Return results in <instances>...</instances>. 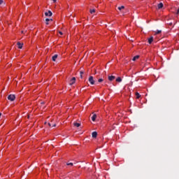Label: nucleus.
I'll use <instances>...</instances> for the list:
<instances>
[{
    "label": "nucleus",
    "mask_w": 179,
    "mask_h": 179,
    "mask_svg": "<svg viewBox=\"0 0 179 179\" xmlns=\"http://www.w3.org/2000/svg\"><path fill=\"white\" fill-rule=\"evenodd\" d=\"M80 78H81V79L83 78V75H82V74H80Z\"/></svg>",
    "instance_id": "29"
},
{
    "label": "nucleus",
    "mask_w": 179,
    "mask_h": 179,
    "mask_svg": "<svg viewBox=\"0 0 179 179\" xmlns=\"http://www.w3.org/2000/svg\"><path fill=\"white\" fill-rule=\"evenodd\" d=\"M45 124H47V122H45Z\"/></svg>",
    "instance_id": "30"
},
{
    "label": "nucleus",
    "mask_w": 179,
    "mask_h": 179,
    "mask_svg": "<svg viewBox=\"0 0 179 179\" xmlns=\"http://www.w3.org/2000/svg\"><path fill=\"white\" fill-rule=\"evenodd\" d=\"M50 20H51V22H52V19H49V18L45 19V22H46L47 25L50 24V23H48L50 22Z\"/></svg>",
    "instance_id": "12"
},
{
    "label": "nucleus",
    "mask_w": 179,
    "mask_h": 179,
    "mask_svg": "<svg viewBox=\"0 0 179 179\" xmlns=\"http://www.w3.org/2000/svg\"><path fill=\"white\" fill-rule=\"evenodd\" d=\"M162 8H163V3H159L158 4V9H162Z\"/></svg>",
    "instance_id": "13"
},
{
    "label": "nucleus",
    "mask_w": 179,
    "mask_h": 179,
    "mask_svg": "<svg viewBox=\"0 0 179 179\" xmlns=\"http://www.w3.org/2000/svg\"><path fill=\"white\" fill-rule=\"evenodd\" d=\"M3 3V0H0V5H2Z\"/></svg>",
    "instance_id": "24"
},
{
    "label": "nucleus",
    "mask_w": 179,
    "mask_h": 179,
    "mask_svg": "<svg viewBox=\"0 0 179 179\" xmlns=\"http://www.w3.org/2000/svg\"><path fill=\"white\" fill-rule=\"evenodd\" d=\"M45 16H52V12H51V10H48V12H45Z\"/></svg>",
    "instance_id": "6"
},
{
    "label": "nucleus",
    "mask_w": 179,
    "mask_h": 179,
    "mask_svg": "<svg viewBox=\"0 0 179 179\" xmlns=\"http://www.w3.org/2000/svg\"><path fill=\"white\" fill-rule=\"evenodd\" d=\"M80 75H83L84 73H83V71H80Z\"/></svg>",
    "instance_id": "27"
},
{
    "label": "nucleus",
    "mask_w": 179,
    "mask_h": 179,
    "mask_svg": "<svg viewBox=\"0 0 179 179\" xmlns=\"http://www.w3.org/2000/svg\"><path fill=\"white\" fill-rule=\"evenodd\" d=\"M73 125H74V127H76V128H79V127H80V123L74 122Z\"/></svg>",
    "instance_id": "10"
},
{
    "label": "nucleus",
    "mask_w": 179,
    "mask_h": 179,
    "mask_svg": "<svg viewBox=\"0 0 179 179\" xmlns=\"http://www.w3.org/2000/svg\"><path fill=\"white\" fill-rule=\"evenodd\" d=\"M92 138H93L94 139H96V138H97V135H92Z\"/></svg>",
    "instance_id": "23"
},
{
    "label": "nucleus",
    "mask_w": 179,
    "mask_h": 179,
    "mask_svg": "<svg viewBox=\"0 0 179 179\" xmlns=\"http://www.w3.org/2000/svg\"><path fill=\"white\" fill-rule=\"evenodd\" d=\"M57 58H58V55H55L54 56H52V59L54 62H55Z\"/></svg>",
    "instance_id": "8"
},
{
    "label": "nucleus",
    "mask_w": 179,
    "mask_h": 179,
    "mask_svg": "<svg viewBox=\"0 0 179 179\" xmlns=\"http://www.w3.org/2000/svg\"><path fill=\"white\" fill-rule=\"evenodd\" d=\"M54 3H55V2H57V0H52Z\"/></svg>",
    "instance_id": "28"
},
{
    "label": "nucleus",
    "mask_w": 179,
    "mask_h": 179,
    "mask_svg": "<svg viewBox=\"0 0 179 179\" xmlns=\"http://www.w3.org/2000/svg\"><path fill=\"white\" fill-rule=\"evenodd\" d=\"M99 134V131H93L92 133V135H97Z\"/></svg>",
    "instance_id": "20"
},
{
    "label": "nucleus",
    "mask_w": 179,
    "mask_h": 179,
    "mask_svg": "<svg viewBox=\"0 0 179 179\" xmlns=\"http://www.w3.org/2000/svg\"><path fill=\"white\" fill-rule=\"evenodd\" d=\"M116 82H118V83L122 82V79L121 78V77H118V78L116 79Z\"/></svg>",
    "instance_id": "15"
},
{
    "label": "nucleus",
    "mask_w": 179,
    "mask_h": 179,
    "mask_svg": "<svg viewBox=\"0 0 179 179\" xmlns=\"http://www.w3.org/2000/svg\"><path fill=\"white\" fill-rule=\"evenodd\" d=\"M103 79L102 78H99V80H98V82L99 83H101V82H103Z\"/></svg>",
    "instance_id": "22"
},
{
    "label": "nucleus",
    "mask_w": 179,
    "mask_h": 179,
    "mask_svg": "<svg viewBox=\"0 0 179 179\" xmlns=\"http://www.w3.org/2000/svg\"><path fill=\"white\" fill-rule=\"evenodd\" d=\"M176 14H177V15H178V14H179V8H178V10H177Z\"/></svg>",
    "instance_id": "25"
},
{
    "label": "nucleus",
    "mask_w": 179,
    "mask_h": 179,
    "mask_svg": "<svg viewBox=\"0 0 179 179\" xmlns=\"http://www.w3.org/2000/svg\"><path fill=\"white\" fill-rule=\"evenodd\" d=\"M124 8H125V6H122L117 8V9L119 10H121L122 9H124Z\"/></svg>",
    "instance_id": "17"
},
{
    "label": "nucleus",
    "mask_w": 179,
    "mask_h": 179,
    "mask_svg": "<svg viewBox=\"0 0 179 179\" xmlns=\"http://www.w3.org/2000/svg\"><path fill=\"white\" fill-rule=\"evenodd\" d=\"M48 125L49 127H50V128H53L54 127H57V124H55V123H52V121H51V122H48Z\"/></svg>",
    "instance_id": "4"
},
{
    "label": "nucleus",
    "mask_w": 179,
    "mask_h": 179,
    "mask_svg": "<svg viewBox=\"0 0 179 179\" xmlns=\"http://www.w3.org/2000/svg\"><path fill=\"white\" fill-rule=\"evenodd\" d=\"M17 45H18V48H20V50H22V48H23V43H22L20 42H17Z\"/></svg>",
    "instance_id": "7"
},
{
    "label": "nucleus",
    "mask_w": 179,
    "mask_h": 179,
    "mask_svg": "<svg viewBox=\"0 0 179 179\" xmlns=\"http://www.w3.org/2000/svg\"><path fill=\"white\" fill-rule=\"evenodd\" d=\"M88 80L91 85H94V79L93 78V76H90Z\"/></svg>",
    "instance_id": "2"
},
{
    "label": "nucleus",
    "mask_w": 179,
    "mask_h": 179,
    "mask_svg": "<svg viewBox=\"0 0 179 179\" xmlns=\"http://www.w3.org/2000/svg\"><path fill=\"white\" fill-rule=\"evenodd\" d=\"M66 166H71V167H72V166H73V163H72V162H68V163L66 164Z\"/></svg>",
    "instance_id": "18"
},
{
    "label": "nucleus",
    "mask_w": 179,
    "mask_h": 179,
    "mask_svg": "<svg viewBox=\"0 0 179 179\" xmlns=\"http://www.w3.org/2000/svg\"><path fill=\"white\" fill-rule=\"evenodd\" d=\"M160 33H162V30H157V31H155V34H160Z\"/></svg>",
    "instance_id": "19"
},
{
    "label": "nucleus",
    "mask_w": 179,
    "mask_h": 179,
    "mask_svg": "<svg viewBox=\"0 0 179 179\" xmlns=\"http://www.w3.org/2000/svg\"><path fill=\"white\" fill-rule=\"evenodd\" d=\"M90 13H94L95 12H96V10H94V9H92V10H90Z\"/></svg>",
    "instance_id": "21"
},
{
    "label": "nucleus",
    "mask_w": 179,
    "mask_h": 179,
    "mask_svg": "<svg viewBox=\"0 0 179 179\" xmlns=\"http://www.w3.org/2000/svg\"><path fill=\"white\" fill-rule=\"evenodd\" d=\"M136 99H139L141 97V94L138 92H136Z\"/></svg>",
    "instance_id": "16"
},
{
    "label": "nucleus",
    "mask_w": 179,
    "mask_h": 179,
    "mask_svg": "<svg viewBox=\"0 0 179 179\" xmlns=\"http://www.w3.org/2000/svg\"><path fill=\"white\" fill-rule=\"evenodd\" d=\"M139 59V55H136L134 57H133L132 61H136V59Z\"/></svg>",
    "instance_id": "14"
},
{
    "label": "nucleus",
    "mask_w": 179,
    "mask_h": 179,
    "mask_svg": "<svg viewBox=\"0 0 179 179\" xmlns=\"http://www.w3.org/2000/svg\"><path fill=\"white\" fill-rule=\"evenodd\" d=\"M8 100H10V101H15L16 96L15 94H10L7 97Z\"/></svg>",
    "instance_id": "1"
},
{
    "label": "nucleus",
    "mask_w": 179,
    "mask_h": 179,
    "mask_svg": "<svg viewBox=\"0 0 179 179\" xmlns=\"http://www.w3.org/2000/svg\"><path fill=\"white\" fill-rule=\"evenodd\" d=\"M108 80H110V82H113V80H114V79H115V76H108Z\"/></svg>",
    "instance_id": "5"
},
{
    "label": "nucleus",
    "mask_w": 179,
    "mask_h": 179,
    "mask_svg": "<svg viewBox=\"0 0 179 179\" xmlns=\"http://www.w3.org/2000/svg\"><path fill=\"white\" fill-rule=\"evenodd\" d=\"M75 82H76V78L73 77L72 79L70 80V86H72V85L75 84Z\"/></svg>",
    "instance_id": "3"
},
{
    "label": "nucleus",
    "mask_w": 179,
    "mask_h": 179,
    "mask_svg": "<svg viewBox=\"0 0 179 179\" xmlns=\"http://www.w3.org/2000/svg\"><path fill=\"white\" fill-rule=\"evenodd\" d=\"M91 118L92 121H96V118H97V115L94 114Z\"/></svg>",
    "instance_id": "9"
},
{
    "label": "nucleus",
    "mask_w": 179,
    "mask_h": 179,
    "mask_svg": "<svg viewBox=\"0 0 179 179\" xmlns=\"http://www.w3.org/2000/svg\"><path fill=\"white\" fill-rule=\"evenodd\" d=\"M148 43L149 44H152V43H153V36L148 38Z\"/></svg>",
    "instance_id": "11"
},
{
    "label": "nucleus",
    "mask_w": 179,
    "mask_h": 179,
    "mask_svg": "<svg viewBox=\"0 0 179 179\" xmlns=\"http://www.w3.org/2000/svg\"><path fill=\"white\" fill-rule=\"evenodd\" d=\"M59 34L62 36V31H59Z\"/></svg>",
    "instance_id": "26"
}]
</instances>
